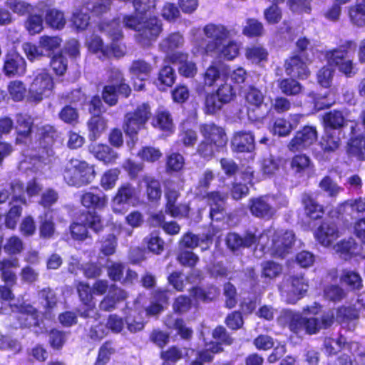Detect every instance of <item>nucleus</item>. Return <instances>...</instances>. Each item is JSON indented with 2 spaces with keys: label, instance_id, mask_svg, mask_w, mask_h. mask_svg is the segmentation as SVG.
<instances>
[{
  "label": "nucleus",
  "instance_id": "nucleus-1",
  "mask_svg": "<svg viewBox=\"0 0 365 365\" xmlns=\"http://www.w3.org/2000/svg\"><path fill=\"white\" fill-rule=\"evenodd\" d=\"M204 34L210 40L205 50L207 54L232 60L239 54L240 46L229 38L236 34L234 30L227 29L222 24H210L203 29Z\"/></svg>",
  "mask_w": 365,
  "mask_h": 365
},
{
  "label": "nucleus",
  "instance_id": "nucleus-2",
  "mask_svg": "<svg viewBox=\"0 0 365 365\" xmlns=\"http://www.w3.org/2000/svg\"><path fill=\"white\" fill-rule=\"evenodd\" d=\"M63 176L69 186L81 187L91 183L95 178L92 165L78 159L72 158L66 164Z\"/></svg>",
  "mask_w": 365,
  "mask_h": 365
},
{
  "label": "nucleus",
  "instance_id": "nucleus-3",
  "mask_svg": "<svg viewBox=\"0 0 365 365\" xmlns=\"http://www.w3.org/2000/svg\"><path fill=\"white\" fill-rule=\"evenodd\" d=\"M356 44L353 41H347L338 48L325 52V58L328 64L337 66L339 71L347 77L356 74V71L351 60L348 59L349 51H355Z\"/></svg>",
  "mask_w": 365,
  "mask_h": 365
},
{
  "label": "nucleus",
  "instance_id": "nucleus-4",
  "mask_svg": "<svg viewBox=\"0 0 365 365\" xmlns=\"http://www.w3.org/2000/svg\"><path fill=\"white\" fill-rule=\"evenodd\" d=\"M34 75V78L29 86L26 100L37 104L52 94L54 83L51 76L45 70H38Z\"/></svg>",
  "mask_w": 365,
  "mask_h": 365
},
{
  "label": "nucleus",
  "instance_id": "nucleus-5",
  "mask_svg": "<svg viewBox=\"0 0 365 365\" xmlns=\"http://www.w3.org/2000/svg\"><path fill=\"white\" fill-rule=\"evenodd\" d=\"M271 233L270 230L263 233L267 235V237L263 239L262 244H260L263 250L269 252L275 257L284 258L291 251L294 242V232L289 230L275 232L272 235V241L264 244V240L268 239Z\"/></svg>",
  "mask_w": 365,
  "mask_h": 365
},
{
  "label": "nucleus",
  "instance_id": "nucleus-6",
  "mask_svg": "<svg viewBox=\"0 0 365 365\" xmlns=\"http://www.w3.org/2000/svg\"><path fill=\"white\" fill-rule=\"evenodd\" d=\"M80 222L73 223L70 226L71 233L73 239L83 241L90 237L88 229L96 233L103 230V222L99 215L95 212L88 211L81 218Z\"/></svg>",
  "mask_w": 365,
  "mask_h": 365
},
{
  "label": "nucleus",
  "instance_id": "nucleus-7",
  "mask_svg": "<svg viewBox=\"0 0 365 365\" xmlns=\"http://www.w3.org/2000/svg\"><path fill=\"white\" fill-rule=\"evenodd\" d=\"M307 289L308 284L302 275H293L285 278L280 287L282 295L289 304L296 303Z\"/></svg>",
  "mask_w": 365,
  "mask_h": 365
},
{
  "label": "nucleus",
  "instance_id": "nucleus-8",
  "mask_svg": "<svg viewBox=\"0 0 365 365\" xmlns=\"http://www.w3.org/2000/svg\"><path fill=\"white\" fill-rule=\"evenodd\" d=\"M150 115V108L145 103L139 106L134 112L127 113L125 117L124 125L125 133L130 136L137 134L149 119Z\"/></svg>",
  "mask_w": 365,
  "mask_h": 365
},
{
  "label": "nucleus",
  "instance_id": "nucleus-9",
  "mask_svg": "<svg viewBox=\"0 0 365 365\" xmlns=\"http://www.w3.org/2000/svg\"><path fill=\"white\" fill-rule=\"evenodd\" d=\"M101 29L111 38L110 46H108V53L107 58L114 56L120 58L125 54V46L118 41L123 37L122 31L119 22L113 20L109 23L103 24Z\"/></svg>",
  "mask_w": 365,
  "mask_h": 365
},
{
  "label": "nucleus",
  "instance_id": "nucleus-10",
  "mask_svg": "<svg viewBox=\"0 0 365 365\" xmlns=\"http://www.w3.org/2000/svg\"><path fill=\"white\" fill-rule=\"evenodd\" d=\"M274 197L264 195L250 199V212L256 217L269 220L276 213L277 209L273 205Z\"/></svg>",
  "mask_w": 365,
  "mask_h": 365
},
{
  "label": "nucleus",
  "instance_id": "nucleus-11",
  "mask_svg": "<svg viewBox=\"0 0 365 365\" xmlns=\"http://www.w3.org/2000/svg\"><path fill=\"white\" fill-rule=\"evenodd\" d=\"M267 237V234H261L257 236L255 234L247 232L243 237L235 232L227 234L225 242L227 247L232 250H239L241 248H248L252 245L262 244V240Z\"/></svg>",
  "mask_w": 365,
  "mask_h": 365
},
{
  "label": "nucleus",
  "instance_id": "nucleus-12",
  "mask_svg": "<svg viewBox=\"0 0 365 365\" xmlns=\"http://www.w3.org/2000/svg\"><path fill=\"white\" fill-rule=\"evenodd\" d=\"M77 291L81 301L86 308L78 310L79 315L85 319L92 318L97 319L98 314L95 309V304L93 302V289L84 282H79L77 285Z\"/></svg>",
  "mask_w": 365,
  "mask_h": 365
},
{
  "label": "nucleus",
  "instance_id": "nucleus-13",
  "mask_svg": "<svg viewBox=\"0 0 365 365\" xmlns=\"http://www.w3.org/2000/svg\"><path fill=\"white\" fill-rule=\"evenodd\" d=\"M317 139V132L314 127L305 126L297 132L288 144V148L292 152L303 150L313 144Z\"/></svg>",
  "mask_w": 365,
  "mask_h": 365
},
{
  "label": "nucleus",
  "instance_id": "nucleus-14",
  "mask_svg": "<svg viewBox=\"0 0 365 365\" xmlns=\"http://www.w3.org/2000/svg\"><path fill=\"white\" fill-rule=\"evenodd\" d=\"M161 31V24L157 18L145 19L136 35V39L143 46H148L151 41L157 38Z\"/></svg>",
  "mask_w": 365,
  "mask_h": 365
},
{
  "label": "nucleus",
  "instance_id": "nucleus-15",
  "mask_svg": "<svg viewBox=\"0 0 365 365\" xmlns=\"http://www.w3.org/2000/svg\"><path fill=\"white\" fill-rule=\"evenodd\" d=\"M152 66L144 60L138 59L133 61L129 68L131 78L134 81V88L136 91H142L146 81L152 71Z\"/></svg>",
  "mask_w": 365,
  "mask_h": 365
},
{
  "label": "nucleus",
  "instance_id": "nucleus-16",
  "mask_svg": "<svg viewBox=\"0 0 365 365\" xmlns=\"http://www.w3.org/2000/svg\"><path fill=\"white\" fill-rule=\"evenodd\" d=\"M199 130L204 140L213 143L217 148H222L227 142L224 129L213 123L200 125Z\"/></svg>",
  "mask_w": 365,
  "mask_h": 365
},
{
  "label": "nucleus",
  "instance_id": "nucleus-17",
  "mask_svg": "<svg viewBox=\"0 0 365 365\" xmlns=\"http://www.w3.org/2000/svg\"><path fill=\"white\" fill-rule=\"evenodd\" d=\"M3 70L9 77L23 76L26 71V62L19 53L11 51L5 55Z\"/></svg>",
  "mask_w": 365,
  "mask_h": 365
},
{
  "label": "nucleus",
  "instance_id": "nucleus-18",
  "mask_svg": "<svg viewBox=\"0 0 365 365\" xmlns=\"http://www.w3.org/2000/svg\"><path fill=\"white\" fill-rule=\"evenodd\" d=\"M11 196L12 204L20 202L21 205L26 204L24 196V184L19 180H14L6 187L0 190V204L5 202Z\"/></svg>",
  "mask_w": 365,
  "mask_h": 365
},
{
  "label": "nucleus",
  "instance_id": "nucleus-19",
  "mask_svg": "<svg viewBox=\"0 0 365 365\" xmlns=\"http://www.w3.org/2000/svg\"><path fill=\"white\" fill-rule=\"evenodd\" d=\"M41 138L39 142L41 148H39L37 153L30 155L43 160L45 158V154L47 155H51L53 154L51 146L54 143L55 138H57L58 133L53 126L46 125L41 128Z\"/></svg>",
  "mask_w": 365,
  "mask_h": 365
},
{
  "label": "nucleus",
  "instance_id": "nucleus-20",
  "mask_svg": "<svg viewBox=\"0 0 365 365\" xmlns=\"http://www.w3.org/2000/svg\"><path fill=\"white\" fill-rule=\"evenodd\" d=\"M231 147L234 152L251 153L255 150V137L250 131L235 132L231 140Z\"/></svg>",
  "mask_w": 365,
  "mask_h": 365
},
{
  "label": "nucleus",
  "instance_id": "nucleus-21",
  "mask_svg": "<svg viewBox=\"0 0 365 365\" xmlns=\"http://www.w3.org/2000/svg\"><path fill=\"white\" fill-rule=\"evenodd\" d=\"M135 195V189L130 184L126 183L122 185L113 198V211L115 213L124 212L125 205L129 204Z\"/></svg>",
  "mask_w": 365,
  "mask_h": 365
},
{
  "label": "nucleus",
  "instance_id": "nucleus-22",
  "mask_svg": "<svg viewBox=\"0 0 365 365\" xmlns=\"http://www.w3.org/2000/svg\"><path fill=\"white\" fill-rule=\"evenodd\" d=\"M312 61H305L299 55L287 59L285 62V71L287 75L297 76L302 79L307 78L309 75V71L307 68V63Z\"/></svg>",
  "mask_w": 365,
  "mask_h": 365
},
{
  "label": "nucleus",
  "instance_id": "nucleus-23",
  "mask_svg": "<svg viewBox=\"0 0 365 365\" xmlns=\"http://www.w3.org/2000/svg\"><path fill=\"white\" fill-rule=\"evenodd\" d=\"M168 59L175 64H178V71L180 75L190 78L193 77L197 73V67L194 62L188 60L187 53L177 52L169 55Z\"/></svg>",
  "mask_w": 365,
  "mask_h": 365
},
{
  "label": "nucleus",
  "instance_id": "nucleus-24",
  "mask_svg": "<svg viewBox=\"0 0 365 365\" xmlns=\"http://www.w3.org/2000/svg\"><path fill=\"white\" fill-rule=\"evenodd\" d=\"M333 322L334 313L332 312L324 314L321 318L305 317L304 330L309 334H316L322 329L329 327Z\"/></svg>",
  "mask_w": 365,
  "mask_h": 365
},
{
  "label": "nucleus",
  "instance_id": "nucleus-25",
  "mask_svg": "<svg viewBox=\"0 0 365 365\" xmlns=\"http://www.w3.org/2000/svg\"><path fill=\"white\" fill-rule=\"evenodd\" d=\"M108 200L107 195L101 191L97 193L86 192L81 196L82 205L88 209L103 210L107 206Z\"/></svg>",
  "mask_w": 365,
  "mask_h": 365
},
{
  "label": "nucleus",
  "instance_id": "nucleus-26",
  "mask_svg": "<svg viewBox=\"0 0 365 365\" xmlns=\"http://www.w3.org/2000/svg\"><path fill=\"white\" fill-rule=\"evenodd\" d=\"M338 230L333 222H324L315 232V237L324 246H329L338 237Z\"/></svg>",
  "mask_w": 365,
  "mask_h": 365
},
{
  "label": "nucleus",
  "instance_id": "nucleus-27",
  "mask_svg": "<svg viewBox=\"0 0 365 365\" xmlns=\"http://www.w3.org/2000/svg\"><path fill=\"white\" fill-rule=\"evenodd\" d=\"M33 120L27 114L19 113L16 115V131L17 137L16 142L17 144L26 143L29 140Z\"/></svg>",
  "mask_w": 365,
  "mask_h": 365
},
{
  "label": "nucleus",
  "instance_id": "nucleus-28",
  "mask_svg": "<svg viewBox=\"0 0 365 365\" xmlns=\"http://www.w3.org/2000/svg\"><path fill=\"white\" fill-rule=\"evenodd\" d=\"M341 130L331 128L325 130L324 134L320 141V146L324 153L335 152L341 145Z\"/></svg>",
  "mask_w": 365,
  "mask_h": 365
},
{
  "label": "nucleus",
  "instance_id": "nucleus-29",
  "mask_svg": "<svg viewBox=\"0 0 365 365\" xmlns=\"http://www.w3.org/2000/svg\"><path fill=\"white\" fill-rule=\"evenodd\" d=\"M12 311L14 312V309H13ZM15 311H19L21 312L19 319L23 321L21 323L23 326L28 327H40L39 313L32 306L15 307Z\"/></svg>",
  "mask_w": 365,
  "mask_h": 365
},
{
  "label": "nucleus",
  "instance_id": "nucleus-30",
  "mask_svg": "<svg viewBox=\"0 0 365 365\" xmlns=\"http://www.w3.org/2000/svg\"><path fill=\"white\" fill-rule=\"evenodd\" d=\"M90 140H96L107 129V120L98 114L93 115L87 122Z\"/></svg>",
  "mask_w": 365,
  "mask_h": 365
},
{
  "label": "nucleus",
  "instance_id": "nucleus-31",
  "mask_svg": "<svg viewBox=\"0 0 365 365\" xmlns=\"http://www.w3.org/2000/svg\"><path fill=\"white\" fill-rule=\"evenodd\" d=\"M302 202L304 205L306 215L311 219H319L324 214V208L313 197L308 193H304L302 196Z\"/></svg>",
  "mask_w": 365,
  "mask_h": 365
},
{
  "label": "nucleus",
  "instance_id": "nucleus-32",
  "mask_svg": "<svg viewBox=\"0 0 365 365\" xmlns=\"http://www.w3.org/2000/svg\"><path fill=\"white\" fill-rule=\"evenodd\" d=\"M165 325L170 329H175L181 338L189 339L192 334V330L185 325L183 320L175 315H169L165 319Z\"/></svg>",
  "mask_w": 365,
  "mask_h": 365
},
{
  "label": "nucleus",
  "instance_id": "nucleus-33",
  "mask_svg": "<svg viewBox=\"0 0 365 365\" xmlns=\"http://www.w3.org/2000/svg\"><path fill=\"white\" fill-rule=\"evenodd\" d=\"M19 267L17 259H7L0 261V272H1L2 279L8 284L13 285L16 282V274L11 270V268Z\"/></svg>",
  "mask_w": 365,
  "mask_h": 365
},
{
  "label": "nucleus",
  "instance_id": "nucleus-34",
  "mask_svg": "<svg viewBox=\"0 0 365 365\" xmlns=\"http://www.w3.org/2000/svg\"><path fill=\"white\" fill-rule=\"evenodd\" d=\"M91 151L97 159L105 163H112L118 158L117 153L107 145H92Z\"/></svg>",
  "mask_w": 365,
  "mask_h": 365
},
{
  "label": "nucleus",
  "instance_id": "nucleus-35",
  "mask_svg": "<svg viewBox=\"0 0 365 365\" xmlns=\"http://www.w3.org/2000/svg\"><path fill=\"white\" fill-rule=\"evenodd\" d=\"M208 241L209 237L207 235H197L192 232H187L182 236L181 240L180 241V247L195 249L198 246L205 245V247H202V250H205L207 247Z\"/></svg>",
  "mask_w": 365,
  "mask_h": 365
},
{
  "label": "nucleus",
  "instance_id": "nucleus-36",
  "mask_svg": "<svg viewBox=\"0 0 365 365\" xmlns=\"http://www.w3.org/2000/svg\"><path fill=\"white\" fill-rule=\"evenodd\" d=\"M184 43L183 36L178 32L170 34L167 38L163 39L160 43V49L167 53L166 58L173 53L175 49L182 46Z\"/></svg>",
  "mask_w": 365,
  "mask_h": 365
},
{
  "label": "nucleus",
  "instance_id": "nucleus-37",
  "mask_svg": "<svg viewBox=\"0 0 365 365\" xmlns=\"http://www.w3.org/2000/svg\"><path fill=\"white\" fill-rule=\"evenodd\" d=\"M282 318L292 331L298 334L304 331L305 317L300 314L288 310L284 312Z\"/></svg>",
  "mask_w": 365,
  "mask_h": 365
},
{
  "label": "nucleus",
  "instance_id": "nucleus-38",
  "mask_svg": "<svg viewBox=\"0 0 365 365\" xmlns=\"http://www.w3.org/2000/svg\"><path fill=\"white\" fill-rule=\"evenodd\" d=\"M86 44L90 52L96 54L99 58H106L108 56V46L103 43L102 38L95 34L87 38Z\"/></svg>",
  "mask_w": 365,
  "mask_h": 365
},
{
  "label": "nucleus",
  "instance_id": "nucleus-39",
  "mask_svg": "<svg viewBox=\"0 0 365 365\" xmlns=\"http://www.w3.org/2000/svg\"><path fill=\"white\" fill-rule=\"evenodd\" d=\"M324 129L328 128L340 130L346 123L344 115L339 110H331L324 115Z\"/></svg>",
  "mask_w": 365,
  "mask_h": 365
},
{
  "label": "nucleus",
  "instance_id": "nucleus-40",
  "mask_svg": "<svg viewBox=\"0 0 365 365\" xmlns=\"http://www.w3.org/2000/svg\"><path fill=\"white\" fill-rule=\"evenodd\" d=\"M340 281L352 290H359L362 287V279L355 271L344 269L340 276Z\"/></svg>",
  "mask_w": 365,
  "mask_h": 365
},
{
  "label": "nucleus",
  "instance_id": "nucleus-41",
  "mask_svg": "<svg viewBox=\"0 0 365 365\" xmlns=\"http://www.w3.org/2000/svg\"><path fill=\"white\" fill-rule=\"evenodd\" d=\"M45 21L49 26L56 29H63L66 24L63 13L56 9H50L46 11Z\"/></svg>",
  "mask_w": 365,
  "mask_h": 365
},
{
  "label": "nucleus",
  "instance_id": "nucleus-42",
  "mask_svg": "<svg viewBox=\"0 0 365 365\" xmlns=\"http://www.w3.org/2000/svg\"><path fill=\"white\" fill-rule=\"evenodd\" d=\"M297 55L305 61H312L316 48L314 44L307 38H300L296 42Z\"/></svg>",
  "mask_w": 365,
  "mask_h": 365
},
{
  "label": "nucleus",
  "instance_id": "nucleus-43",
  "mask_svg": "<svg viewBox=\"0 0 365 365\" xmlns=\"http://www.w3.org/2000/svg\"><path fill=\"white\" fill-rule=\"evenodd\" d=\"M312 166L310 158L304 154L294 155L290 162L292 170L296 174H304Z\"/></svg>",
  "mask_w": 365,
  "mask_h": 365
},
{
  "label": "nucleus",
  "instance_id": "nucleus-44",
  "mask_svg": "<svg viewBox=\"0 0 365 365\" xmlns=\"http://www.w3.org/2000/svg\"><path fill=\"white\" fill-rule=\"evenodd\" d=\"M278 87L287 96H297L302 91V86L293 78L278 80Z\"/></svg>",
  "mask_w": 365,
  "mask_h": 365
},
{
  "label": "nucleus",
  "instance_id": "nucleus-45",
  "mask_svg": "<svg viewBox=\"0 0 365 365\" xmlns=\"http://www.w3.org/2000/svg\"><path fill=\"white\" fill-rule=\"evenodd\" d=\"M319 187L331 198H336L343 190V188L329 176H325L321 180Z\"/></svg>",
  "mask_w": 365,
  "mask_h": 365
},
{
  "label": "nucleus",
  "instance_id": "nucleus-46",
  "mask_svg": "<svg viewBox=\"0 0 365 365\" xmlns=\"http://www.w3.org/2000/svg\"><path fill=\"white\" fill-rule=\"evenodd\" d=\"M349 16L355 25L358 26L365 25V2L357 0L356 5L349 9Z\"/></svg>",
  "mask_w": 365,
  "mask_h": 365
},
{
  "label": "nucleus",
  "instance_id": "nucleus-47",
  "mask_svg": "<svg viewBox=\"0 0 365 365\" xmlns=\"http://www.w3.org/2000/svg\"><path fill=\"white\" fill-rule=\"evenodd\" d=\"M190 294L197 300L210 302L217 296L218 290L217 288L215 286H210L206 289L201 287H193Z\"/></svg>",
  "mask_w": 365,
  "mask_h": 365
},
{
  "label": "nucleus",
  "instance_id": "nucleus-48",
  "mask_svg": "<svg viewBox=\"0 0 365 365\" xmlns=\"http://www.w3.org/2000/svg\"><path fill=\"white\" fill-rule=\"evenodd\" d=\"M246 103L249 107L259 108L264 102L262 92L254 86H250L245 92Z\"/></svg>",
  "mask_w": 365,
  "mask_h": 365
},
{
  "label": "nucleus",
  "instance_id": "nucleus-49",
  "mask_svg": "<svg viewBox=\"0 0 365 365\" xmlns=\"http://www.w3.org/2000/svg\"><path fill=\"white\" fill-rule=\"evenodd\" d=\"M335 249L337 252L343 255L345 258L347 256L358 255L360 250L354 240L352 238L341 241L336 245Z\"/></svg>",
  "mask_w": 365,
  "mask_h": 365
},
{
  "label": "nucleus",
  "instance_id": "nucleus-50",
  "mask_svg": "<svg viewBox=\"0 0 365 365\" xmlns=\"http://www.w3.org/2000/svg\"><path fill=\"white\" fill-rule=\"evenodd\" d=\"M11 207L5 216V226L9 229H14L22 213V207L17 202L12 204L10 202Z\"/></svg>",
  "mask_w": 365,
  "mask_h": 365
},
{
  "label": "nucleus",
  "instance_id": "nucleus-51",
  "mask_svg": "<svg viewBox=\"0 0 365 365\" xmlns=\"http://www.w3.org/2000/svg\"><path fill=\"white\" fill-rule=\"evenodd\" d=\"M115 352V347L113 343L110 341H106L99 349L95 365H106Z\"/></svg>",
  "mask_w": 365,
  "mask_h": 365
},
{
  "label": "nucleus",
  "instance_id": "nucleus-52",
  "mask_svg": "<svg viewBox=\"0 0 365 365\" xmlns=\"http://www.w3.org/2000/svg\"><path fill=\"white\" fill-rule=\"evenodd\" d=\"M224 104L215 93H208L205 99L204 111L206 114H215L222 109Z\"/></svg>",
  "mask_w": 365,
  "mask_h": 365
},
{
  "label": "nucleus",
  "instance_id": "nucleus-53",
  "mask_svg": "<svg viewBox=\"0 0 365 365\" xmlns=\"http://www.w3.org/2000/svg\"><path fill=\"white\" fill-rule=\"evenodd\" d=\"M153 124L155 127L164 130H171L173 127V119L170 113L165 110H159Z\"/></svg>",
  "mask_w": 365,
  "mask_h": 365
},
{
  "label": "nucleus",
  "instance_id": "nucleus-54",
  "mask_svg": "<svg viewBox=\"0 0 365 365\" xmlns=\"http://www.w3.org/2000/svg\"><path fill=\"white\" fill-rule=\"evenodd\" d=\"M282 272L281 264L273 261H267L262 264V277L273 279Z\"/></svg>",
  "mask_w": 365,
  "mask_h": 365
},
{
  "label": "nucleus",
  "instance_id": "nucleus-55",
  "mask_svg": "<svg viewBox=\"0 0 365 365\" xmlns=\"http://www.w3.org/2000/svg\"><path fill=\"white\" fill-rule=\"evenodd\" d=\"M67 338L68 334L66 332L53 329L48 334V343L53 349L59 350L66 343Z\"/></svg>",
  "mask_w": 365,
  "mask_h": 365
},
{
  "label": "nucleus",
  "instance_id": "nucleus-56",
  "mask_svg": "<svg viewBox=\"0 0 365 365\" xmlns=\"http://www.w3.org/2000/svg\"><path fill=\"white\" fill-rule=\"evenodd\" d=\"M349 155L359 160H365V138H356L351 140L348 150Z\"/></svg>",
  "mask_w": 365,
  "mask_h": 365
},
{
  "label": "nucleus",
  "instance_id": "nucleus-57",
  "mask_svg": "<svg viewBox=\"0 0 365 365\" xmlns=\"http://www.w3.org/2000/svg\"><path fill=\"white\" fill-rule=\"evenodd\" d=\"M262 24L255 19H248L242 29V34L249 37L259 36L263 34Z\"/></svg>",
  "mask_w": 365,
  "mask_h": 365
},
{
  "label": "nucleus",
  "instance_id": "nucleus-58",
  "mask_svg": "<svg viewBox=\"0 0 365 365\" xmlns=\"http://www.w3.org/2000/svg\"><path fill=\"white\" fill-rule=\"evenodd\" d=\"M143 181L146 183L148 198L151 200H158L162 193L159 181L150 176H145Z\"/></svg>",
  "mask_w": 365,
  "mask_h": 365
},
{
  "label": "nucleus",
  "instance_id": "nucleus-59",
  "mask_svg": "<svg viewBox=\"0 0 365 365\" xmlns=\"http://www.w3.org/2000/svg\"><path fill=\"white\" fill-rule=\"evenodd\" d=\"M61 43V39L58 36H43L40 38L39 44L46 56H50L51 52L58 48Z\"/></svg>",
  "mask_w": 365,
  "mask_h": 365
},
{
  "label": "nucleus",
  "instance_id": "nucleus-60",
  "mask_svg": "<svg viewBox=\"0 0 365 365\" xmlns=\"http://www.w3.org/2000/svg\"><path fill=\"white\" fill-rule=\"evenodd\" d=\"M223 72L224 66L222 65L210 66L204 76L205 83L209 86H212L217 80L223 77Z\"/></svg>",
  "mask_w": 365,
  "mask_h": 365
},
{
  "label": "nucleus",
  "instance_id": "nucleus-61",
  "mask_svg": "<svg viewBox=\"0 0 365 365\" xmlns=\"http://www.w3.org/2000/svg\"><path fill=\"white\" fill-rule=\"evenodd\" d=\"M6 5L14 13L21 16L30 14L33 10L30 4L22 0H7Z\"/></svg>",
  "mask_w": 365,
  "mask_h": 365
},
{
  "label": "nucleus",
  "instance_id": "nucleus-62",
  "mask_svg": "<svg viewBox=\"0 0 365 365\" xmlns=\"http://www.w3.org/2000/svg\"><path fill=\"white\" fill-rule=\"evenodd\" d=\"M55 231V225L53 217L48 212L41 217L40 235L42 237L50 238Z\"/></svg>",
  "mask_w": 365,
  "mask_h": 365
},
{
  "label": "nucleus",
  "instance_id": "nucleus-63",
  "mask_svg": "<svg viewBox=\"0 0 365 365\" xmlns=\"http://www.w3.org/2000/svg\"><path fill=\"white\" fill-rule=\"evenodd\" d=\"M175 80L174 69L170 66H165L159 72L158 86H171Z\"/></svg>",
  "mask_w": 365,
  "mask_h": 365
},
{
  "label": "nucleus",
  "instance_id": "nucleus-64",
  "mask_svg": "<svg viewBox=\"0 0 365 365\" xmlns=\"http://www.w3.org/2000/svg\"><path fill=\"white\" fill-rule=\"evenodd\" d=\"M197 138V132L192 129L185 128V125L182 126L178 135V141L187 147L194 146Z\"/></svg>",
  "mask_w": 365,
  "mask_h": 365
}]
</instances>
